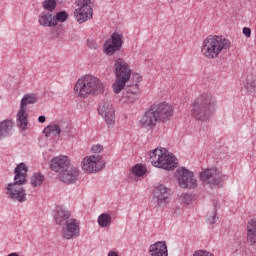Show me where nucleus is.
<instances>
[{"instance_id": "obj_40", "label": "nucleus", "mask_w": 256, "mask_h": 256, "mask_svg": "<svg viewBox=\"0 0 256 256\" xmlns=\"http://www.w3.org/2000/svg\"><path fill=\"white\" fill-rule=\"evenodd\" d=\"M248 225H256V218H252Z\"/></svg>"}, {"instance_id": "obj_15", "label": "nucleus", "mask_w": 256, "mask_h": 256, "mask_svg": "<svg viewBox=\"0 0 256 256\" xmlns=\"http://www.w3.org/2000/svg\"><path fill=\"white\" fill-rule=\"evenodd\" d=\"M98 113L103 117L108 127L115 125V106L111 102H103L98 108Z\"/></svg>"}, {"instance_id": "obj_21", "label": "nucleus", "mask_w": 256, "mask_h": 256, "mask_svg": "<svg viewBox=\"0 0 256 256\" xmlns=\"http://www.w3.org/2000/svg\"><path fill=\"white\" fill-rule=\"evenodd\" d=\"M64 239H77L81 235V228L79 225H66L62 229Z\"/></svg>"}, {"instance_id": "obj_8", "label": "nucleus", "mask_w": 256, "mask_h": 256, "mask_svg": "<svg viewBox=\"0 0 256 256\" xmlns=\"http://www.w3.org/2000/svg\"><path fill=\"white\" fill-rule=\"evenodd\" d=\"M69 19V13L60 11L53 14L49 11H42L38 15V24L40 27H57L59 23H65Z\"/></svg>"}, {"instance_id": "obj_12", "label": "nucleus", "mask_w": 256, "mask_h": 256, "mask_svg": "<svg viewBox=\"0 0 256 256\" xmlns=\"http://www.w3.org/2000/svg\"><path fill=\"white\" fill-rule=\"evenodd\" d=\"M152 109L156 113V117H158V121H160V123H167V121H171V118L175 115V107H173L169 102L158 103L154 105Z\"/></svg>"}, {"instance_id": "obj_27", "label": "nucleus", "mask_w": 256, "mask_h": 256, "mask_svg": "<svg viewBox=\"0 0 256 256\" xmlns=\"http://www.w3.org/2000/svg\"><path fill=\"white\" fill-rule=\"evenodd\" d=\"M244 89L247 93H256V79L247 78L244 82Z\"/></svg>"}, {"instance_id": "obj_34", "label": "nucleus", "mask_w": 256, "mask_h": 256, "mask_svg": "<svg viewBox=\"0 0 256 256\" xmlns=\"http://www.w3.org/2000/svg\"><path fill=\"white\" fill-rule=\"evenodd\" d=\"M207 221L210 225H215V223H217V214L215 212L210 213Z\"/></svg>"}, {"instance_id": "obj_6", "label": "nucleus", "mask_w": 256, "mask_h": 256, "mask_svg": "<svg viewBox=\"0 0 256 256\" xmlns=\"http://www.w3.org/2000/svg\"><path fill=\"white\" fill-rule=\"evenodd\" d=\"M149 157L153 167L173 171L177 167V158L165 148H156L149 152Z\"/></svg>"}, {"instance_id": "obj_38", "label": "nucleus", "mask_w": 256, "mask_h": 256, "mask_svg": "<svg viewBox=\"0 0 256 256\" xmlns=\"http://www.w3.org/2000/svg\"><path fill=\"white\" fill-rule=\"evenodd\" d=\"M38 121H39V123H45V121H46L45 116L38 117Z\"/></svg>"}, {"instance_id": "obj_41", "label": "nucleus", "mask_w": 256, "mask_h": 256, "mask_svg": "<svg viewBox=\"0 0 256 256\" xmlns=\"http://www.w3.org/2000/svg\"><path fill=\"white\" fill-rule=\"evenodd\" d=\"M7 256H19V254H17L16 252L10 253Z\"/></svg>"}, {"instance_id": "obj_13", "label": "nucleus", "mask_w": 256, "mask_h": 256, "mask_svg": "<svg viewBox=\"0 0 256 256\" xmlns=\"http://www.w3.org/2000/svg\"><path fill=\"white\" fill-rule=\"evenodd\" d=\"M121 47H123V34L114 32L111 34V37L105 41L103 49L104 53L111 57V55H115L117 51H121Z\"/></svg>"}, {"instance_id": "obj_39", "label": "nucleus", "mask_w": 256, "mask_h": 256, "mask_svg": "<svg viewBox=\"0 0 256 256\" xmlns=\"http://www.w3.org/2000/svg\"><path fill=\"white\" fill-rule=\"evenodd\" d=\"M108 256H119V254H117V252H115V251H110L108 253Z\"/></svg>"}, {"instance_id": "obj_33", "label": "nucleus", "mask_w": 256, "mask_h": 256, "mask_svg": "<svg viewBox=\"0 0 256 256\" xmlns=\"http://www.w3.org/2000/svg\"><path fill=\"white\" fill-rule=\"evenodd\" d=\"M143 81V76L139 73H133L131 78L132 85H138L140 87L141 82Z\"/></svg>"}, {"instance_id": "obj_19", "label": "nucleus", "mask_w": 256, "mask_h": 256, "mask_svg": "<svg viewBox=\"0 0 256 256\" xmlns=\"http://www.w3.org/2000/svg\"><path fill=\"white\" fill-rule=\"evenodd\" d=\"M158 123H161L159 118L157 117V114L155 113V110H153V107L150 108L141 118L140 125L142 127H149L150 129H153L155 125Z\"/></svg>"}, {"instance_id": "obj_14", "label": "nucleus", "mask_w": 256, "mask_h": 256, "mask_svg": "<svg viewBox=\"0 0 256 256\" xmlns=\"http://www.w3.org/2000/svg\"><path fill=\"white\" fill-rule=\"evenodd\" d=\"M200 179L207 185H219L223 181V174L218 168H207L200 173Z\"/></svg>"}, {"instance_id": "obj_9", "label": "nucleus", "mask_w": 256, "mask_h": 256, "mask_svg": "<svg viewBox=\"0 0 256 256\" xmlns=\"http://www.w3.org/2000/svg\"><path fill=\"white\" fill-rule=\"evenodd\" d=\"M105 168V161L101 155H89L85 156L81 161V169L84 173L91 175L93 173H99Z\"/></svg>"}, {"instance_id": "obj_42", "label": "nucleus", "mask_w": 256, "mask_h": 256, "mask_svg": "<svg viewBox=\"0 0 256 256\" xmlns=\"http://www.w3.org/2000/svg\"><path fill=\"white\" fill-rule=\"evenodd\" d=\"M102 227H105V225H102Z\"/></svg>"}, {"instance_id": "obj_7", "label": "nucleus", "mask_w": 256, "mask_h": 256, "mask_svg": "<svg viewBox=\"0 0 256 256\" xmlns=\"http://www.w3.org/2000/svg\"><path fill=\"white\" fill-rule=\"evenodd\" d=\"M34 103H37V94L34 93L25 94L20 102V109L17 113L16 122L22 131L27 130V125L29 123L27 105H34Z\"/></svg>"}, {"instance_id": "obj_2", "label": "nucleus", "mask_w": 256, "mask_h": 256, "mask_svg": "<svg viewBox=\"0 0 256 256\" xmlns=\"http://www.w3.org/2000/svg\"><path fill=\"white\" fill-rule=\"evenodd\" d=\"M231 49V40L223 35H209L202 41L201 53L205 59H219L221 53Z\"/></svg>"}, {"instance_id": "obj_29", "label": "nucleus", "mask_w": 256, "mask_h": 256, "mask_svg": "<svg viewBox=\"0 0 256 256\" xmlns=\"http://www.w3.org/2000/svg\"><path fill=\"white\" fill-rule=\"evenodd\" d=\"M44 180L45 177L41 173L34 174L31 178V185L33 187H39L40 185H43Z\"/></svg>"}, {"instance_id": "obj_18", "label": "nucleus", "mask_w": 256, "mask_h": 256, "mask_svg": "<svg viewBox=\"0 0 256 256\" xmlns=\"http://www.w3.org/2000/svg\"><path fill=\"white\" fill-rule=\"evenodd\" d=\"M70 166L71 160L68 156L65 155L56 156L50 161V169L55 171V173H61V171L67 169Z\"/></svg>"}, {"instance_id": "obj_20", "label": "nucleus", "mask_w": 256, "mask_h": 256, "mask_svg": "<svg viewBox=\"0 0 256 256\" xmlns=\"http://www.w3.org/2000/svg\"><path fill=\"white\" fill-rule=\"evenodd\" d=\"M149 253L151 256H169L167 244L163 241H158L150 245Z\"/></svg>"}, {"instance_id": "obj_11", "label": "nucleus", "mask_w": 256, "mask_h": 256, "mask_svg": "<svg viewBox=\"0 0 256 256\" xmlns=\"http://www.w3.org/2000/svg\"><path fill=\"white\" fill-rule=\"evenodd\" d=\"M74 17L78 23H85L93 17V0H78V7L74 10Z\"/></svg>"}, {"instance_id": "obj_5", "label": "nucleus", "mask_w": 256, "mask_h": 256, "mask_svg": "<svg viewBox=\"0 0 256 256\" xmlns=\"http://www.w3.org/2000/svg\"><path fill=\"white\" fill-rule=\"evenodd\" d=\"M114 73L116 80L112 85V90L114 93L119 95L123 89H125L127 83L131 80V75L133 71L131 70V66L129 63L125 61L123 58H117L114 61Z\"/></svg>"}, {"instance_id": "obj_17", "label": "nucleus", "mask_w": 256, "mask_h": 256, "mask_svg": "<svg viewBox=\"0 0 256 256\" xmlns=\"http://www.w3.org/2000/svg\"><path fill=\"white\" fill-rule=\"evenodd\" d=\"M78 178H79V169L71 165L70 167L62 170L58 174L59 181H61L62 183H65L66 185H73V183L77 182Z\"/></svg>"}, {"instance_id": "obj_3", "label": "nucleus", "mask_w": 256, "mask_h": 256, "mask_svg": "<svg viewBox=\"0 0 256 256\" xmlns=\"http://www.w3.org/2000/svg\"><path fill=\"white\" fill-rule=\"evenodd\" d=\"M14 173V183L7 185L6 194L12 201H19V203H23L27 201V193L22 186L27 183V166L25 163H20L15 168Z\"/></svg>"}, {"instance_id": "obj_28", "label": "nucleus", "mask_w": 256, "mask_h": 256, "mask_svg": "<svg viewBox=\"0 0 256 256\" xmlns=\"http://www.w3.org/2000/svg\"><path fill=\"white\" fill-rule=\"evenodd\" d=\"M132 173L134 175H136V177H143V175H145V173H147V168H145V166H143V164H136L132 168Z\"/></svg>"}, {"instance_id": "obj_35", "label": "nucleus", "mask_w": 256, "mask_h": 256, "mask_svg": "<svg viewBox=\"0 0 256 256\" xmlns=\"http://www.w3.org/2000/svg\"><path fill=\"white\" fill-rule=\"evenodd\" d=\"M91 152L92 153H101V152H103V145H101V144L92 145Z\"/></svg>"}, {"instance_id": "obj_23", "label": "nucleus", "mask_w": 256, "mask_h": 256, "mask_svg": "<svg viewBox=\"0 0 256 256\" xmlns=\"http://www.w3.org/2000/svg\"><path fill=\"white\" fill-rule=\"evenodd\" d=\"M62 128H63V123L50 124L44 128L43 133L45 137H51L52 135L54 137H57L61 135Z\"/></svg>"}, {"instance_id": "obj_26", "label": "nucleus", "mask_w": 256, "mask_h": 256, "mask_svg": "<svg viewBox=\"0 0 256 256\" xmlns=\"http://www.w3.org/2000/svg\"><path fill=\"white\" fill-rule=\"evenodd\" d=\"M247 241L250 245H256V225L247 226Z\"/></svg>"}, {"instance_id": "obj_4", "label": "nucleus", "mask_w": 256, "mask_h": 256, "mask_svg": "<svg viewBox=\"0 0 256 256\" xmlns=\"http://www.w3.org/2000/svg\"><path fill=\"white\" fill-rule=\"evenodd\" d=\"M217 102L211 95H202L195 99L192 105V117L196 121H209L213 115H215V109Z\"/></svg>"}, {"instance_id": "obj_22", "label": "nucleus", "mask_w": 256, "mask_h": 256, "mask_svg": "<svg viewBox=\"0 0 256 256\" xmlns=\"http://www.w3.org/2000/svg\"><path fill=\"white\" fill-rule=\"evenodd\" d=\"M169 189L165 187L164 185H158L154 189V197L157 199L158 205H161V203H165L167 199H169Z\"/></svg>"}, {"instance_id": "obj_36", "label": "nucleus", "mask_w": 256, "mask_h": 256, "mask_svg": "<svg viewBox=\"0 0 256 256\" xmlns=\"http://www.w3.org/2000/svg\"><path fill=\"white\" fill-rule=\"evenodd\" d=\"M242 33L245 35V37H247V39H249V37H251V28L244 27Z\"/></svg>"}, {"instance_id": "obj_31", "label": "nucleus", "mask_w": 256, "mask_h": 256, "mask_svg": "<svg viewBox=\"0 0 256 256\" xmlns=\"http://www.w3.org/2000/svg\"><path fill=\"white\" fill-rule=\"evenodd\" d=\"M55 7H57V1L55 0H44L43 8L46 9L49 13L51 11H55Z\"/></svg>"}, {"instance_id": "obj_10", "label": "nucleus", "mask_w": 256, "mask_h": 256, "mask_svg": "<svg viewBox=\"0 0 256 256\" xmlns=\"http://www.w3.org/2000/svg\"><path fill=\"white\" fill-rule=\"evenodd\" d=\"M176 179L181 189H195L197 187L195 174L185 167H179L176 170Z\"/></svg>"}, {"instance_id": "obj_24", "label": "nucleus", "mask_w": 256, "mask_h": 256, "mask_svg": "<svg viewBox=\"0 0 256 256\" xmlns=\"http://www.w3.org/2000/svg\"><path fill=\"white\" fill-rule=\"evenodd\" d=\"M13 127H15L13 120H4L0 122V139L7 137L9 133H11V129H13Z\"/></svg>"}, {"instance_id": "obj_1", "label": "nucleus", "mask_w": 256, "mask_h": 256, "mask_svg": "<svg viewBox=\"0 0 256 256\" xmlns=\"http://www.w3.org/2000/svg\"><path fill=\"white\" fill-rule=\"evenodd\" d=\"M74 93L80 99L97 97V95L105 93V84L96 76L85 75L77 80L74 85Z\"/></svg>"}, {"instance_id": "obj_25", "label": "nucleus", "mask_w": 256, "mask_h": 256, "mask_svg": "<svg viewBox=\"0 0 256 256\" xmlns=\"http://www.w3.org/2000/svg\"><path fill=\"white\" fill-rule=\"evenodd\" d=\"M136 101H139V95L133 94L131 92H127L123 94V96L120 99V102L124 105H131L135 103Z\"/></svg>"}, {"instance_id": "obj_37", "label": "nucleus", "mask_w": 256, "mask_h": 256, "mask_svg": "<svg viewBox=\"0 0 256 256\" xmlns=\"http://www.w3.org/2000/svg\"><path fill=\"white\" fill-rule=\"evenodd\" d=\"M87 45H88L89 49H97L99 47L97 45V43H95V41H93V40H88Z\"/></svg>"}, {"instance_id": "obj_32", "label": "nucleus", "mask_w": 256, "mask_h": 256, "mask_svg": "<svg viewBox=\"0 0 256 256\" xmlns=\"http://www.w3.org/2000/svg\"><path fill=\"white\" fill-rule=\"evenodd\" d=\"M126 91H127L128 93H133L134 95H139V96L141 95V88H140V86L137 85V84H130V85L127 87Z\"/></svg>"}, {"instance_id": "obj_16", "label": "nucleus", "mask_w": 256, "mask_h": 256, "mask_svg": "<svg viewBox=\"0 0 256 256\" xmlns=\"http://www.w3.org/2000/svg\"><path fill=\"white\" fill-rule=\"evenodd\" d=\"M54 219L58 225H77L79 222L71 218V212L61 206L56 207Z\"/></svg>"}, {"instance_id": "obj_30", "label": "nucleus", "mask_w": 256, "mask_h": 256, "mask_svg": "<svg viewBox=\"0 0 256 256\" xmlns=\"http://www.w3.org/2000/svg\"><path fill=\"white\" fill-rule=\"evenodd\" d=\"M112 218L107 213H102L98 217V225H111Z\"/></svg>"}]
</instances>
